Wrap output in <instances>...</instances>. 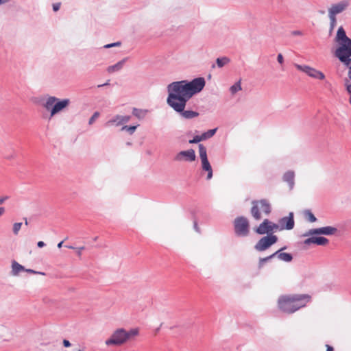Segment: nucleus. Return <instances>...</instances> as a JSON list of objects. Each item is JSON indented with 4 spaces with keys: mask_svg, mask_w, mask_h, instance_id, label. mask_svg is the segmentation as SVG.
Wrapping results in <instances>:
<instances>
[{
    "mask_svg": "<svg viewBox=\"0 0 351 351\" xmlns=\"http://www.w3.org/2000/svg\"><path fill=\"white\" fill-rule=\"evenodd\" d=\"M204 77H197L189 82L181 80L169 84L167 87V104L184 119H192L199 116L197 111L186 110L187 101L205 86Z\"/></svg>",
    "mask_w": 351,
    "mask_h": 351,
    "instance_id": "nucleus-1",
    "label": "nucleus"
},
{
    "mask_svg": "<svg viewBox=\"0 0 351 351\" xmlns=\"http://www.w3.org/2000/svg\"><path fill=\"white\" fill-rule=\"evenodd\" d=\"M335 41L337 45L335 56L343 66H349L351 64V38L346 35L342 26L338 28Z\"/></svg>",
    "mask_w": 351,
    "mask_h": 351,
    "instance_id": "nucleus-2",
    "label": "nucleus"
},
{
    "mask_svg": "<svg viewBox=\"0 0 351 351\" xmlns=\"http://www.w3.org/2000/svg\"><path fill=\"white\" fill-rule=\"evenodd\" d=\"M310 300L311 296L306 294L282 295L278 298V304L282 312L293 313L305 306Z\"/></svg>",
    "mask_w": 351,
    "mask_h": 351,
    "instance_id": "nucleus-3",
    "label": "nucleus"
},
{
    "mask_svg": "<svg viewBox=\"0 0 351 351\" xmlns=\"http://www.w3.org/2000/svg\"><path fill=\"white\" fill-rule=\"evenodd\" d=\"M138 334L137 328H132L129 331L124 328H118L113 332L110 337L106 340L107 346H121L125 343L130 337L136 336Z\"/></svg>",
    "mask_w": 351,
    "mask_h": 351,
    "instance_id": "nucleus-4",
    "label": "nucleus"
},
{
    "mask_svg": "<svg viewBox=\"0 0 351 351\" xmlns=\"http://www.w3.org/2000/svg\"><path fill=\"white\" fill-rule=\"evenodd\" d=\"M69 104V99H60L55 96H49L43 103V106L46 110L50 112V117H52L67 107Z\"/></svg>",
    "mask_w": 351,
    "mask_h": 351,
    "instance_id": "nucleus-5",
    "label": "nucleus"
},
{
    "mask_svg": "<svg viewBox=\"0 0 351 351\" xmlns=\"http://www.w3.org/2000/svg\"><path fill=\"white\" fill-rule=\"evenodd\" d=\"M252 205L251 214L256 220H260L261 218L259 208L266 215H269L271 213V205L266 199L254 200L252 202Z\"/></svg>",
    "mask_w": 351,
    "mask_h": 351,
    "instance_id": "nucleus-6",
    "label": "nucleus"
},
{
    "mask_svg": "<svg viewBox=\"0 0 351 351\" xmlns=\"http://www.w3.org/2000/svg\"><path fill=\"white\" fill-rule=\"evenodd\" d=\"M234 228L238 237H246L250 232V225L246 217L241 216L234 219Z\"/></svg>",
    "mask_w": 351,
    "mask_h": 351,
    "instance_id": "nucleus-7",
    "label": "nucleus"
},
{
    "mask_svg": "<svg viewBox=\"0 0 351 351\" xmlns=\"http://www.w3.org/2000/svg\"><path fill=\"white\" fill-rule=\"evenodd\" d=\"M278 237L274 234H268L262 237L254 245V249L258 252H263L276 243Z\"/></svg>",
    "mask_w": 351,
    "mask_h": 351,
    "instance_id": "nucleus-8",
    "label": "nucleus"
},
{
    "mask_svg": "<svg viewBox=\"0 0 351 351\" xmlns=\"http://www.w3.org/2000/svg\"><path fill=\"white\" fill-rule=\"evenodd\" d=\"M295 66L298 70H299L302 72H304L308 76H309L312 78L317 79V80H323L325 79V75L324 74V73H322L320 71L317 70L315 68L311 67V66H309L308 65H305V64H295Z\"/></svg>",
    "mask_w": 351,
    "mask_h": 351,
    "instance_id": "nucleus-9",
    "label": "nucleus"
},
{
    "mask_svg": "<svg viewBox=\"0 0 351 351\" xmlns=\"http://www.w3.org/2000/svg\"><path fill=\"white\" fill-rule=\"evenodd\" d=\"M195 152L193 149L181 151L178 152L174 157V160L178 162H193L195 160Z\"/></svg>",
    "mask_w": 351,
    "mask_h": 351,
    "instance_id": "nucleus-10",
    "label": "nucleus"
},
{
    "mask_svg": "<svg viewBox=\"0 0 351 351\" xmlns=\"http://www.w3.org/2000/svg\"><path fill=\"white\" fill-rule=\"evenodd\" d=\"M350 5L348 0H342L337 3L332 4L328 9V15L336 16L337 14L343 12Z\"/></svg>",
    "mask_w": 351,
    "mask_h": 351,
    "instance_id": "nucleus-11",
    "label": "nucleus"
},
{
    "mask_svg": "<svg viewBox=\"0 0 351 351\" xmlns=\"http://www.w3.org/2000/svg\"><path fill=\"white\" fill-rule=\"evenodd\" d=\"M131 117L129 115H115L109 119L106 123L105 126L109 127L112 125L121 126L128 123L130 120Z\"/></svg>",
    "mask_w": 351,
    "mask_h": 351,
    "instance_id": "nucleus-12",
    "label": "nucleus"
},
{
    "mask_svg": "<svg viewBox=\"0 0 351 351\" xmlns=\"http://www.w3.org/2000/svg\"><path fill=\"white\" fill-rule=\"evenodd\" d=\"M337 231V229L332 226H325L319 228L311 229L308 234H324V235H332L335 234Z\"/></svg>",
    "mask_w": 351,
    "mask_h": 351,
    "instance_id": "nucleus-13",
    "label": "nucleus"
},
{
    "mask_svg": "<svg viewBox=\"0 0 351 351\" xmlns=\"http://www.w3.org/2000/svg\"><path fill=\"white\" fill-rule=\"evenodd\" d=\"M279 225L280 226V230H292L294 227V219H293V213H290L288 217H284L280 219Z\"/></svg>",
    "mask_w": 351,
    "mask_h": 351,
    "instance_id": "nucleus-14",
    "label": "nucleus"
},
{
    "mask_svg": "<svg viewBox=\"0 0 351 351\" xmlns=\"http://www.w3.org/2000/svg\"><path fill=\"white\" fill-rule=\"evenodd\" d=\"M328 243V239L323 237H311L304 241V243L309 245L311 243L317 244L318 245H325Z\"/></svg>",
    "mask_w": 351,
    "mask_h": 351,
    "instance_id": "nucleus-15",
    "label": "nucleus"
},
{
    "mask_svg": "<svg viewBox=\"0 0 351 351\" xmlns=\"http://www.w3.org/2000/svg\"><path fill=\"white\" fill-rule=\"evenodd\" d=\"M294 179L295 173L293 171H288L285 172L282 176V180L288 184L290 190H292L294 188Z\"/></svg>",
    "mask_w": 351,
    "mask_h": 351,
    "instance_id": "nucleus-16",
    "label": "nucleus"
},
{
    "mask_svg": "<svg viewBox=\"0 0 351 351\" xmlns=\"http://www.w3.org/2000/svg\"><path fill=\"white\" fill-rule=\"evenodd\" d=\"M202 162V169L203 171H205L207 172V176L206 179L208 180L212 179L213 176V169L212 167L208 161V159H204L203 160H201Z\"/></svg>",
    "mask_w": 351,
    "mask_h": 351,
    "instance_id": "nucleus-17",
    "label": "nucleus"
},
{
    "mask_svg": "<svg viewBox=\"0 0 351 351\" xmlns=\"http://www.w3.org/2000/svg\"><path fill=\"white\" fill-rule=\"evenodd\" d=\"M282 249H280L274 252V256H277L278 259L284 262H291L293 259V256L289 253L282 252Z\"/></svg>",
    "mask_w": 351,
    "mask_h": 351,
    "instance_id": "nucleus-18",
    "label": "nucleus"
},
{
    "mask_svg": "<svg viewBox=\"0 0 351 351\" xmlns=\"http://www.w3.org/2000/svg\"><path fill=\"white\" fill-rule=\"evenodd\" d=\"M345 66L348 68V73L347 77L344 81V86L349 97H351V64Z\"/></svg>",
    "mask_w": 351,
    "mask_h": 351,
    "instance_id": "nucleus-19",
    "label": "nucleus"
},
{
    "mask_svg": "<svg viewBox=\"0 0 351 351\" xmlns=\"http://www.w3.org/2000/svg\"><path fill=\"white\" fill-rule=\"evenodd\" d=\"M125 61H126V59L124 58V59L119 61L116 64L109 66L107 68V71L110 73H113L119 71L123 67Z\"/></svg>",
    "mask_w": 351,
    "mask_h": 351,
    "instance_id": "nucleus-20",
    "label": "nucleus"
},
{
    "mask_svg": "<svg viewBox=\"0 0 351 351\" xmlns=\"http://www.w3.org/2000/svg\"><path fill=\"white\" fill-rule=\"evenodd\" d=\"M268 223L269 220L267 219H265L256 229V232L258 234H264L265 233H268Z\"/></svg>",
    "mask_w": 351,
    "mask_h": 351,
    "instance_id": "nucleus-21",
    "label": "nucleus"
},
{
    "mask_svg": "<svg viewBox=\"0 0 351 351\" xmlns=\"http://www.w3.org/2000/svg\"><path fill=\"white\" fill-rule=\"evenodd\" d=\"M25 271V267L17 263L16 261L12 262V274L13 276H17L21 271Z\"/></svg>",
    "mask_w": 351,
    "mask_h": 351,
    "instance_id": "nucleus-22",
    "label": "nucleus"
},
{
    "mask_svg": "<svg viewBox=\"0 0 351 351\" xmlns=\"http://www.w3.org/2000/svg\"><path fill=\"white\" fill-rule=\"evenodd\" d=\"M147 113V110L138 109L136 108L132 109V114L139 119H143Z\"/></svg>",
    "mask_w": 351,
    "mask_h": 351,
    "instance_id": "nucleus-23",
    "label": "nucleus"
},
{
    "mask_svg": "<svg viewBox=\"0 0 351 351\" xmlns=\"http://www.w3.org/2000/svg\"><path fill=\"white\" fill-rule=\"evenodd\" d=\"M230 62V59L228 57L223 56L218 58L216 60V64L219 68H222Z\"/></svg>",
    "mask_w": 351,
    "mask_h": 351,
    "instance_id": "nucleus-24",
    "label": "nucleus"
},
{
    "mask_svg": "<svg viewBox=\"0 0 351 351\" xmlns=\"http://www.w3.org/2000/svg\"><path fill=\"white\" fill-rule=\"evenodd\" d=\"M198 149H199V158H200L201 160L208 158L207 150H206V147L203 144H199Z\"/></svg>",
    "mask_w": 351,
    "mask_h": 351,
    "instance_id": "nucleus-25",
    "label": "nucleus"
},
{
    "mask_svg": "<svg viewBox=\"0 0 351 351\" xmlns=\"http://www.w3.org/2000/svg\"><path fill=\"white\" fill-rule=\"evenodd\" d=\"M241 80H239L237 82L230 86V91L232 95H234L238 91L241 90Z\"/></svg>",
    "mask_w": 351,
    "mask_h": 351,
    "instance_id": "nucleus-26",
    "label": "nucleus"
},
{
    "mask_svg": "<svg viewBox=\"0 0 351 351\" xmlns=\"http://www.w3.org/2000/svg\"><path fill=\"white\" fill-rule=\"evenodd\" d=\"M217 128L209 130L202 134L204 140L211 138L217 132Z\"/></svg>",
    "mask_w": 351,
    "mask_h": 351,
    "instance_id": "nucleus-27",
    "label": "nucleus"
},
{
    "mask_svg": "<svg viewBox=\"0 0 351 351\" xmlns=\"http://www.w3.org/2000/svg\"><path fill=\"white\" fill-rule=\"evenodd\" d=\"M274 257H275L274 253H273L272 254H271V255H269V256H268L267 257L261 258L259 259V261H258V267H262L265 263H267V261H269V260H271Z\"/></svg>",
    "mask_w": 351,
    "mask_h": 351,
    "instance_id": "nucleus-28",
    "label": "nucleus"
},
{
    "mask_svg": "<svg viewBox=\"0 0 351 351\" xmlns=\"http://www.w3.org/2000/svg\"><path fill=\"white\" fill-rule=\"evenodd\" d=\"M137 127H138V125H133V126L123 125L121 128V130L122 131L125 130V131L128 132L130 134H132L135 132Z\"/></svg>",
    "mask_w": 351,
    "mask_h": 351,
    "instance_id": "nucleus-29",
    "label": "nucleus"
},
{
    "mask_svg": "<svg viewBox=\"0 0 351 351\" xmlns=\"http://www.w3.org/2000/svg\"><path fill=\"white\" fill-rule=\"evenodd\" d=\"M10 153L5 154L4 158L7 160H12L16 157V153L14 148L10 147Z\"/></svg>",
    "mask_w": 351,
    "mask_h": 351,
    "instance_id": "nucleus-30",
    "label": "nucleus"
},
{
    "mask_svg": "<svg viewBox=\"0 0 351 351\" xmlns=\"http://www.w3.org/2000/svg\"><path fill=\"white\" fill-rule=\"evenodd\" d=\"M305 216L310 222H315L317 221V218L311 210H306L305 212Z\"/></svg>",
    "mask_w": 351,
    "mask_h": 351,
    "instance_id": "nucleus-31",
    "label": "nucleus"
},
{
    "mask_svg": "<svg viewBox=\"0 0 351 351\" xmlns=\"http://www.w3.org/2000/svg\"><path fill=\"white\" fill-rule=\"evenodd\" d=\"M21 226H22L21 222H16V223H14L12 230H13V233L15 235H17L19 234V232L20 229L21 228Z\"/></svg>",
    "mask_w": 351,
    "mask_h": 351,
    "instance_id": "nucleus-32",
    "label": "nucleus"
},
{
    "mask_svg": "<svg viewBox=\"0 0 351 351\" xmlns=\"http://www.w3.org/2000/svg\"><path fill=\"white\" fill-rule=\"evenodd\" d=\"M330 19V29L332 30L337 24V19L336 16H332V15H328Z\"/></svg>",
    "mask_w": 351,
    "mask_h": 351,
    "instance_id": "nucleus-33",
    "label": "nucleus"
},
{
    "mask_svg": "<svg viewBox=\"0 0 351 351\" xmlns=\"http://www.w3.org/2000/svg\"><path fill=\"white\" fill-rule=\"evenodd\" d=\"M202 141H204L203 138H202V135H196L193 137V139L191 140H189V143L190 144H194V143H197Z\"/></svg>",
    "mask_w": 351,
    "mask_h": 351,
    "instance_id": "nucleus-34",
    "label": "nucleus"
},
{
    "mask_svg": "<svg viewBox=\"0 0 351 351\" xmlns=\"http://www.w3.org/2000/svg\"><path fill=\"white\" fill-rule=\"evenodd\" d=\"M268 225V233L270 232H272L275 230H277L278 228V225L276 223H272L270 221H269Z\"/></svg>",
    "mask_w": 351,
    "mask_h": 351,
    "instance_id": "nucleus-35",
    "label": "nucleus"
},
{
    "mask_svg": "<svg viewBox=\"0 0 351 351\" xmlns=\"http://www.w3.org/2000/svg\"><path fill=\"white\" fill-rule=\"evenodd\" d=\"M99 117V112H95L92 117L89 119L88 124L92 125L95 121Z\"/></svg>",
    "mask_w": 351,
    "mask_h": 351,
    "instance_id": "nucleus-36",
    "label": "nucleus"
},
{
    "mask_svg": "<svg viewBox=\"0 0 351 351\" xmlns=\"http://www.w3.org/2000/svg\"><path fill=\"white\" fill-rule=\"evenodd\" d=\"M120 45H121L120 42H116V43H110V44H107V45H104V47L106 49H108V48H110L112 47L120 46Z\"/></svg>",
    "mask_w": 351,
    "mask_h": 351,
    "instance_id": "nucleus-37",
    "label": "nucleus"
},
{
    "mask_svg": "<svg viewBox=\"0 0 351 351\" xmlns=\"http://www.w3.org/2000/svg\"><path fill=\"white\" fill-rule=\"evenodd\" d=\"M76 250H77V256H81L82 251L84 250V246L79 247H77Z\"/></svg>",
    "mask_w": 351,
    "mask_h": 351,
    "instance_id": "nucleus-38",
    "label": "nucleus"
},
{
    "mask_svg": "<svg viewBox=\"0 0 351 351\" xmlns=\"http://www.w3.org/2000/svg\"><path fill=\"white\" fill-rule=\"evenodd\" d=\"M60 8V3H54L53 5V10L55 12L59 10Z\"/></svg>",
    "mask_w": 351,
    "mask_h": 351,
    "instance_id": "nucleus-39",
    "label": "nucleus"
},
{
    "mask_svg": "<svg viewBox=\"0 0 351 351\" xmlns=\"http://www.w3.org/2000/svg\"><path fill=\"white\" fill-rule=\"evenodd\" d=\"M277 60L280 64L283 63V56L281 53H279L277 57Z\"/></svg>",
    "mask_w": 351,
    "mask_h": 351,
    "instance_id": "nucleus-40",
    "label": "nucleus"
},
{
    "mask_svg": "<svg viewBox=\"0 0 351 351\" xmlns=\"http://www.w3.org/2000/svg\"><path fill=\"white\" fill-rule=\"evenodd\" d=\"M291 34L293 36H301L302 33L300 30H295L291 32Z\"/></svg>",
    "mask_w": 351,
    "mask_h": 351,
    "instance_id": "nucleus-41",
    "label": "nucleus"
},
{
    "mask_svg": "<svg viewBox=\"0 0 351 351\" xmlns=\"http://www.w3.org/2000/svg\"><path fill=\"white\" fill-rule=\"evenodd\" d=\"M63 345L64 347L66 348H68L69 346H71V343L69 340H66V339H64L63 340Z\"/></svg>",
    "mask_w": 351,
    "mask_h": 351,
    "instance_id": "nucleus-42",
    "label": "nucleus"
},
{
    "mask_svg": "<svg viewBox=\"0 0 351 351\" xmlns=\"http://www.w3.org/2000/svg\"><path fill=\"white\" fill-rule=\"evenodd\" d=\"M193 227H194V229H195V230L196 232H199V233L200 232L199 228V227H198V226H197V221H194Z\"/></svg>",
    "mask_w": 351,
    "mask_h": 351,
    "instance_id": "nucleus-43",
    "label": "nucleus"
},
{
    "mask_svg": "<svg viewBox=\"0 0 351 351\" xmlns=\"http://www.w3.org/2000/svg\"><path fill=\"white\" fill-rule=\"evenodd\" d=\"M8 197H0V205L2 204L6 199H8Z\"/></svg>",
    "mask_w": 351,
    "mask_h": 351,
    "instance_id": "nucleus-44",
    "label": "nucleus"
},
{
    "mask_svg": "<svg viewBox=\"0 0 351 351\" xmlns=\"http://www.w3.org/2000/svg\"><path fill=\"white\" fill-rule=\"evenodd\" d=\"M45 245V243L43 241H38V242L37 243V246H38V247H44Z\"/></svg>",
    "mask_w": 351,
    "mask_h": 351,
    "instance_id": "nucleus-45",
    "label": "nucleus"
},
{
    "mask_svg": "<svg viewBox=\"0 0 351 351\" xmlns=\"http://www.w3.org/2000/svg\"><path fill=\"white\" fill-rule=\"evenodd\" d=\"M25 271L26 272H28V273H30V274H36L37 272L33 269H25Z\"/></svg>",
    "mask_w": 351,
    "mask_h": 351,
    "instance_id": "nucleus-46",
    "label": "nucleus"
},
{
    "mask_svg": "<svg viewBox=\"0 0 351 351\" xmlns=\"http://www.w3.org/2000/svg\"><path fill=\"white\" fill-rule=\"evenodd\" d=\"M5 211V210L4 207H0V217L4 214Z\"/></svg>",
    "mask_w": 351,
    "mask_h": 351,
    "instance_id": "nucleus-47",
    "label": "nucleus"
},
{
    "mask_svg": "<svg viewBox=\"0 0 351 351\" xmlns=\"http://www.w3.org/2000/svg\"><path fill=\"white\" fill-rule=\"evenodd\" d=\"M109 84H109V80H108V82H106V83H104V84H99V85L97 86V87H98V88H101V87H103V86H108V85H109Z\"/></svg>",
    "mask_w": 351,
    "mask_h": 351,
    "instance_id": "nucleus-48",
    "label": "nucleus"
},
{
    "mask_svg": "<svg viewBox=\"0 0 351 351\" xmlns=\"http://www.w3.org/2000/svg\"><path fill=\"white\" fill-rule=\"evenodd\" d=\"M326 351H334L333 348L330 346L327 345Z\"/></svg>",
    "mask_w": 351,
    "mask_h": 351,
    "instance_id": "nucleus-49",
    "label": "nucleus"
},
{
    "mask_svg": "<svg viewBox=\"0 0 351 351\" xmlns=\"http://www.w3.org/2000/svg\"><path fill=\"white\" fill-rule=\"evenodd\" d=\"M63 242H64V241H60V242L58 244V245H57V246H58V248H61V247H62V244H63Z\"/></svg>",
    "mask_w": 351,
    "mask_h": 351,
    "instance_id": "nucleus-50",
    "label": "nucleus"
},
{
    "mask_svg": "<svg viewBox=\"0 0 351 351\" xmlns=\"http://www.w3.org/2000/svg\"><path fill=\"white\" fill-rule=\"evenodd\" d=\"M66 247L69 248V249H76V247L72 246V245H65Z\"/></svg>",
    "mask_w": 351,
    "mask_h": 351,
    "instance_id": "nucleus-51",
    "label": "nucleus"
},
{
    "mask_svg": "<svg viewBox=\"0 0 351 351\" xmlns=\"http://www.w3.org/2000/svg\"><path fill=\"white\" fill-rule=\"evenodd\" d=\"M348 101H349V104L351 105V97H349Z\"/></svg>",
    "mask_w": 351,
    "mask_h": 351,
    "instance_id": "nucleus-52",
    "label": "nucleus"
},
{
    "mask_svg": "<svg viewBox=\"0 0 351 351\" xmlns=\"http://www.w3.org/2000/svg\"><path fill=\"white\" fill-rule=\"evenodd\" d=\"M25 225H27V224H28V222H27V219L26 218L25 219Z\"/></svg>",
    "mask_w": 351,
    "mask_h": 351,
    "instance_id": "nucleus-53",
    "label": "nucleus"
},
{
    "mask_svg": "<svg viewBox=\"0 0 351 351\" xmlns=\"http://www.w3.org/2000/svg\"><path fill=\"white\" fill-rule=\"evenodd\" d=\"M77 351H83V350H80H80H78Z\"/></svg>",
    "mask_w": 351,
    "mask_h": 351,
    "instance_id": "nucleus-54",
    "label": "nucleus"
}]
</instances>
